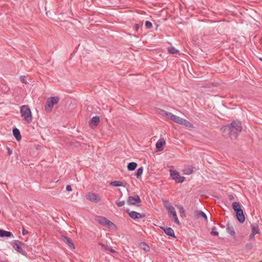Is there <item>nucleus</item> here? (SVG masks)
Masks as SVG:
<instances>
[{
  "instance_id": "nucleus-1",
  "label": "nucleus",
  "mask_w": 262,
  "mask_h": 262,
  "mask_svg": "<svg viewBox=\"0 0 262 262\" xmlns=\"http://www.w3.org/2000/svg\"><path fill=\"white\" fill-rule=\"evenodd\" d=\"M242 128L240 121H233L230 124L223 126L221 130L223 132H228L230 136H233L236 138L242 132Z\"/></svg>"
},
{
  "instance_id": "nucleus-2",
  "label": "nucleus",
  "mask_w": 262,
  "mask_h": 262,
  "mask_svg": "<svg viewBox=\"0 0 262 262\" xmlns=\"http://www.w3.org/2000/svg\"><path fill=\"white\" fill-rule=\"evenodd\" d=\"M21 116L27 123H30L33 120L32 112L30 107L27 105H23L20 109Z\"/></svg>"
},
{
  "instance_id": "nucleus-3",
  "label": "nucleus",
  "mask_w": 262,
  "mask_h": 262,
  "mask_svg": "<svg viewBox=\"0 0 262 262\" xmlns=\"http://www.w3.org/2000/svg\"><path fill=\"white\" fill-rule=\"evenodd\" d=\"M232 207L236 212L237 220L241 223H244L245 221V217L240 204L238 202H234L232 203Z\"/></svg>"
},
{
  "instance_id": "nucleus-4",
  "label": "nucleus",
  "mask_w": 262,
  "mask_h": 262,
  "mask_svg": "<svg viewBox=\"0 0 262 262\" xmlns=\"http://www.w3.org/2000/svg\"><path fill=\"white\" fill-rule=\"evenodd\" d=\"M95 220L99 224L106 226L110 229H113L114 230H117L118 229L117 226L113 222L107 219L105 217L97 216L96 217Z\"/></svg>"
},
{
  "instance_id": "nucleus-5",
  "label": "nucleus",
  "mask_w": 262,
  "mask_h": 262,
  "mask_svg": "<svg viewBox=\"0 0 262 262\" xmlns=\"http://www.w3.org/2000/svg\"><path fill=\"white\" fill-rule=\"evenodd\" d=\"M59 101L58 97H50L48 98L46 102L45 106V110L47 112H51L54 105L57 104Z\"/></svg>"
},
{
  "instance_id": "nucleus-6",
  "label": "nucleus",
  "mask_w": 262,
  "mask_h": 262,
  "mask_svg": "<svg viewBox=\"0 0 262 262\" xmlns=\"http://www.w3.org/2000/svg\"><path fill=\"white\" fill-rule=\"evenodd\" d=\"M85 198L87 200L94 203H99L101 201V197L98 194L92 192L88 193Z\"/></svg>"
},
{
  "instance_id": "nucleus-7",
  "label": "nucleus",
  "mask_w": 262,
  "mask_h": 262,
  "mask_svg": "<svg viewBox=\"0 0 262 262\" xmlns=\"http://www.w3.org/2000/svg\"><path fill=\"white\" fill-rule=\"evenodd\" d=\"M167 209L168 210V214L170 217H172V219L174 220V221L177 223L178 224H179V221L177 217L176 212L174 209V208L170 205H169L167 207Z\"/></svg>"
},
{
  "instance_id": "nucleus-8",
  "label": "nucleus",
  "mask_w": 262,
  "mask_h": 262,
  "mask_svg": "<svg viewBox=\"0 0 262 262\" xmlns=\"http://www.w3.org/2000/svg\"><path fill=\"white\" fill-rule=\"evenodd\" d=\"M166 144L165 140L163 138H160L156 143V148L158 151H162Z\"/></svg>"
},
{
  "instance_id": "nucleus-9",
  "label": "nucleus",
  "mask_w": 262,
  "mask_h": 262,
  "mask_svg": "<svg viewBox=\"0 0 262 262\" xmlns=\"http://www.w3.org/2000/svg\"><path fill=\"white\" fill-rule=\"evenodd\" d=\"M170 174L171 178L175 180L177 183L180 182V177L179 173L174 169H170Z\"/></svg>"
},
{
  "instance_id": "nucleus-10",
  "label": "nucleus",
  "mask_w": 262,
  "mask_h": 262,
  "mask_svg": "<svg viewBox=\"0 0 262 262\" xmlns=\"http://www.w3.org/2000/svg\"><path fill=\"white\" fill-rule=\"evenodd\" d=\"M127 202L130 205H135L137 203L141 202V200L139 196H129L128 198Z\"/></svg>"
},
{
  "instance_id": "nucleus-11",
  "label": "nucleus",
  "mask_w": 262,
  "mask_h": 262,
  "mask_svg": "<svg viewBox=\"0 0 262 262\" xmlns=\"http://www.w3.org/2000/svg\"><path fill=\"white\" fill-rule=\"evenodd\" d=\"M61 238L63 242L68 245L70 248L72 249L75 248L74 245L70 238L63 235L61 236Z\"/></svg>"
},
{
  "instance_id": "nucleus-12",
  "label": "nucleus",
  "mask_w": 262,
  "mask_h": 262,
  "mask_svg": "<svg viewBox=\"0 0 262 262\" xmlns=\"http://www.w3.org/2000/svg\"><path fill=\"white\" fill-rule=\"evenodd\" d=\"M128 214L129 216L133 219H139L145 216V215L141 214L137 212L133 211L128 212Z\"/></svg>"
},
{
  "instance_id": "nucleus-13",
  "label": "nucleus",
  "mask_w": 262,
  "mask_h": 262,
  "mask_svg": "<svg viewBox=\"0 0 262 262\" xmlns=\"http://www.w3.org/2000/svg\"><path fill=\"white\" fill-rule=\"evenodd\" d=\"M194 216L196 219L204 218L206 221L207 220L206 214L204 212L200 210H196L194 212Z\"/></svg>"
},
{
  "instance_id": "nucleus-14",
  "label": "nucleus",
  "mask_w": 262,
  "mask_h": 262,
  "mask_svg": "<svg viewBox=\"0 0 262 262\" xmlns=\"http://www.w3.org/2000/svg\"><path fill=\"white\" fill-rule=\"evenodd\" d=\"M183 172L185 174H190L193 172V167L190 165H185L183 169Z\"/></svg>"
},
{
  "instance_id": "nucleus-15",
  "label": "nucleus",
  "mask_w": 262,
  "mask_h": 262,
  "mask_svg": "<svg viewBox=\"0 0 262 262\" xmlns=\"http://www.w3.org/2000/svg\"><path fill=\"white\" fill-rule=\"evenodd\" d=\"M100 122V118L98 116H95L92 118L90 122V125L92 128L96 126Z\"/></svg>"
},
{
  "instance_id": "nucleus-16",
  "label": "nucleus",
  "mask_w": 262,
  "mask_h": 262,
  "mask_svg": "<svg viewBox=\"0 0 262 262\" xmlns=\"http://www.w3.org/2000/svg\"><path fill=\"white\" fill-rule=\"evenodd\" d=\"M158 113L160 115L164 116V117H166L167 119H169V120H170V118L172 117V115H173L171 113L166 112L162 110H159Z\"/></svg>"
},
{
  "instance_id": "nucleus-17",
  "label": "nucleus",
  "mask_w": 262,
  "mask_h": 262,
  "mask_svg": "<svg viewBox=\"0 0 262 262\" xmlns=\"http://www.w3.org/2000/svg\"><path fill=\"white\" fill-rule=\"evenodd\" d=\"M181 125H183L187 128L190 129L193 128V125L188 121L181 118Z\"/></svg>"
},
{
  "instance_id": "nucleus-18",
  "label": "nucleus",
  "mask_w": 262,
  "mask_h": 262,
  "mask_svg": "<svg viewBox=\"0 0 262 262\" xmlns=\"http://www.w3.org/2000/svg\"><path fill=\"white\" fill-rule=\"evenodd\" d=\"M161 228L162 229L164 230V232L167 235H168L169 236H173V237L174 236V231H173V230H172V228H166V229H164V228L161 227Z\"/></svg>"
},
{
  "instance_id": "nucleus-19",
  "label": "nucleus",
  "mask_w": 262,
  "mask_h": 262,
  "mask_svg": "<svg viewBox=\"0 0 262 262\" xmlns=\"http://www.w3.org/2000/svg\"><path fill=\"white\" fill-rule=\"evenodd\" d=\"M126 183L121 182V181H113L110 183V185L114 186H116V187H118V186H124V187L126 186Z\"/></svg>"
},
{
  "instance_id": "nucleus-20",
  "label": "nucleus",
  "mask_w": 262,
  "mask_h": 262,
  "mask_svg": "<svg viewBox=\"0 0 262 262\" xmlns=\"http://www.w3.org/2000/svg\"><path fill=\"white\" fill-rule=\"evenodd\" d=\"M251 226L252 229V233L256 234L259 233V229L257 224H252Z\"/></svg>"
},
{
  "instance_id": "nucleus-21",
  "label": "nucleus",
  "mask_w": 262,
  "mask_h": 262,
  "mask_svg": "<svg viewBox=\"0 0 262 262\" xmlns=\"http://www.w3.org/2000/svg\"><path fill=\"white\" fill-rule=\"evenodd\" d=\"M13 134L17 141H19L21 139V135L18 129H13Z\"/></svg>"
},
{
  "instance_id": "nucleus-22",
  "label": "nucleus",
  "mask_w": 262,
  "mask_h": 262,
  "mask_svg": "<svg viewBox=\"0 0 262 262\" xmlns=\"http://www.w3.org/2000/svg\"><path fill=\"white\" fill-rule=\"evenodd\" d=\"M227 230L228 233H229L231 235H234L235 233L234 230V228L232 226L230 225L229 223L227 224Z\"/></svg>"
},
{
  "instance_id": "nucleus-23",
  "label": "nucleus",
  "mask_w": 262,
  "mask_h": 262,
  "mask_svg": "<svg viewBox=\"0 0 262 262\" xmlns=\"http://www.w3.org/2000/svg\"><path fill=\"white\" fill-rule=\"evenodd\" d=\"M12 235L11 233L2 229L0 230V236L1 237H10Z\"/></svg>"
},
{
  "instance_id": "nucleus-24",
  "label": "nucleus",
  "mask_w": 262,
  "mask_h": 262,
  "mask_svg": "<svg viewBox=\"0 0 262 262\" xmlns=\"http://www.w3.org/2000/svg\"><path fill=\"white\" fill-rule=\"evenodd\" d=\"M137 166V164L135 162L129 163L127 165V168L129 170H135Z\"/></svg>"
},
{
  "instance_id": "nucleus-25",
  "label": "nucleus",
  "mask_w": 262,
  "mask_h": 262,
  "mask_svg": "<svg viewBox=\"0 0 262 262\" xmlns=\"http://www.w3.org/2000/svg\"><path fill=\"white\" fill-rule=\"evenodd\" d=\"M14 248L19 253L24 254V251L23 250L22 248L18 243H14L13 245Z\"/></svg>"
},
{
  "instance_id": "nucleus-26",
  "label": "nucleus",
  "mask_w": 262,
  "mask_h": 262,
  "mask_svg": "<svg viewBox=\"0 0 262 262\" xmlns=\"http://www.w3.org/2000/svg\"><path fill=\"white\" fill-rule=\"evenodd\" d=\"M167 50L168 53L171 54H174L179 53V50L173 47H169L168 48Z\"/></svg>"
},
{
  "instance_id": "nucleus-27",
  "label": "nucleus",
  "mask_w": 262,
  "mask_h": 262,
  "mask_svg": "<svg viewBox=\"0 0 262 262\" xmlns=\"http://www.w3.org/2000/svg\"><path fill=\"white\" fill-rule=\"evenodd\" d=\"M140 246L141 249L146 252L148 251L150 249L149 247L145 243H141Z\"/></svg>"
},
{
  "instance_id": "nucleus-28",
  "label": "nucleus",
  "mask_w": 262,
  "mask_h": 262,
  "mask_svg": "<svg viewBox=\"0 0 262 262\" xmlns=\"http://www.w3.org/2000/svg\"><path fill=\"white\" fill-rule=\"evenodd\" d=\"M143 171V169L142 167L139 168L137 169L136 172V176L137 178H139L142 174Z\"/></svg>"
},
{
  "instance_id": "nucleus-29",
  "label": "nucleus",
  "mask_w": 262,
  "mask_h": 262,
  "mask_svg": "<svg viewBox=\"0 0 262 262\" xmlns=\"http://www.w3.org/2000/svg\"><path fill=\"white\" fill-rule=\"evenodd\" d=\"M210 233L213 236H217L219 235V232L216 231V229L215 227H212Z\"/></svg>"
},
{
  "instance_id": "nucleus-30",
  "label": "nucleus",
  "mask_w": 262,
  "mask_h": 262,
  "mask_svg": "<svg viewBox=\"0 0 262 262\" xmlns=\"http://www.w3.org/2000/svg\"><path fill=\"white\" fill-rule=\"evenodd\" d=\"M170 120L177 123H179L180 121L179 117L173 114L172 115V117L170 118Z\"/></svg>"
},
{
  "instance_id": "nucleus-31",
  "label": "nucleus",
  "mask_w": 262,
  "mask_h": 262,
  "mask_svg": "<svg viewBox=\"0 0 262 262\" xmlns=\"http://www.w3.org/2000/svg\"><path fill=\"white\" fill-rule=\"evenodd\" d=\"M116 204L119 207H122L125 204V202L124 201H116Z\"/></svg>"
},
{
  "instance_id": "nucleus-32",
  "label": "nucleus",
  "mask_w": 262,
  "mask_h": 262,
  "mask_svg": "<svg viewBox=\"0 0 262 262\" xmlns=\"http://www.w3.org/2000/svg\"><path fill=\"white\" fill-rule=\"evenodd\" d=\"M145 26L148 29H150L152 27V24L151 22L149 21H146L145 22Z\"/></svg>"
},
{
  "instance_id": "nucleus-33",
  "label": "nucleus",
  "mask_w": 262,
  "mask_h": 262,
  "mask_svg": "<svg viewBox=\"0 0 262 262\" xmlns=\"http://www.w3.org/2000/svg\"><path fill=\"white\" fill-rule=\"evenodd\" d=\"M20 81L23 83H27V81L26 80V77L25 76H21L20 77Z\"/></svg>"
},
{
  "instance_id": "nucleus-34",
  "label": "nucleus",
  "mask_w": 262,
  "mask_h": 262,
  "mask_svg": "<svg viewBox=\"0 0 262 262\" xmlns=\"http://www.w3.org/2000/svg\"><path fill=\"white\" fill-rule=\"evenodd\" d=\"M255 234H254L253 233H251L250 235H249V239L250 240H252V239H253V240H255Z\"/></svg>"
},
{
  "instance_id": "nucleus-35",
  "label": "nucleus",
  "mask_w": 262,
  "mask_h": 262,
  "mask_svg": "<svg viewBox=\"0 0 262 262\" xmlns=\"http://www.w3.org/2000/svg\"><path fill=\"white\" fill-rule=\"evenodd\" d=\"M28 233V231L25 229L22 230V234L23 235H25Z\"/></svg>"
},
{
  "instance_id": "nucleus-36",
  "label": "nucleus",
  "mask_w": 262,
  "mask_h": 262,
  "mask_svg": "<svg viewBox=\"0 0 262 262\" xmlns=\"http://www.w3.org/2000/svg\"><path fill=\"white\" fill-rule=\"evenodd\" d=\"M228 198H229V200H230V201L234 200V198L233 194H229L228 195Z\"/></svg>"
},
{
  "instance_id": "nucleus-37",
  "label": "nucleus",
  "mask_w": 262,
  "mask_h": 262,
  "mask_svg": "<svg viewBox=\"0 0 262 262\" xmlns=\"http://www.w3.org/2000/svg\"><path fill=\"white\" fill-rule=\"evenodd\" d=\"M182 214L185 216V210L183 207H181V217L183 216Z\"/></svg>"
},
{
  "instance_id": "nucleus-38",
  "label": "nucleus",
  "mask_w": 262,
  "mask_h": 262,
  "mask_svg": "<svg viewBox=\"0 0 262 262\" xmlns=\"http://www.w3.org/2000/svg\"><path fill=\"white\" fill-rule=\"evenodd\" d=\"M66 189L68 191H71L72 190V187L70 185H67L66 187Z\"/></svg>"
},
{
  "instance_id": "nucleus-39",
  "label": "nucleus",
  "mask_w": 262,
  "mask_h": 262,
  "mask_svg": "<svg viewBox=\"0 0 262 262\" xmlns=\"http://www.w3.org/2000/svg\"><path fill=\"white\" fill-rule=\"evenodd\" d=\"M246 247L247 248L250 249L252 248V245L251 244H247Z\"/></svg>"
},
{
  "instance_id": "nucleus-40",
  "label": "nucleus",
  "mask_w": 262,
  "mask_h": 262,
  "mask_svg": "<svg viewBox=\"0 0 262 262\" xmlns=\"http://www.w3.org/2000/svg\"><path fill=\"white\" fill-rule=\"evenodd\" d=\"M139 25L138 24H136V25H135V31H136V32H137V31H138V30H139Z\"/></svg>"
},
{
  "instance_id": "nucleus-41",
  "label": "nucleus",
  "mask_w": 262,
  "mask_h": 262,
  "mask_svg": "<svg viewBox=\"0 0 262 262\" xmlns=\"http://www.w3.org/2000/svg\"><path fill=\"white\" fill-rule=\"evenodd\" d=\"M100 245H101V246L102 247V248L103 249H104L105 250H107V249L108 248V247H107L106 246H105L102 244H100Z\"/></svg>"
},
{
  "instance_id": "nucleus-42",
  "label": "nucleus",
  "mask_w": 262,
  "mask_h": 262,
  "mask_svg": "<svg viewBox=\"0 0 262 262\" xmlns=\"http://www.w3.org/2000/svg\"><path fill=\"white\" fill-rule=\"evenodd\" d=\"M107 250L110 251L112 253H115L116 252V251L114 249H113L112 248H108L107 249Z\"/></svg>"
},
{
  "instance_id": "nucleus-43",
  "label": "nucleus",
  "mask_w": 262,
  "mask_h": 262,
  "mask_svg": "<svg viewBox=\"0 0 262 262\" xmlns=\"http://www.w3.org/2000/svg\"><path fill=\"white\" fill-rule=\"evenodd\" d=\"M8 154L9 155H11L12 154V150L11 149L8 148Z\"/></svg>"
},
{
  "instance_id": "nucleus-44",
  "label": "nucleus",
  "mask_w": 262,
  "mask_h": 262,
  "mask_svg": "<svg viewBox=\"0 0 262 262\" xmlns=\"http://www.w3.org/2000/svg\"><path fill=\"white\" fill-rule=\"evenodd\" d=\"M185 180V178L183 176H181V183L183 182Z\"/></svg>"
},
{
  "instance_id": "nucleus-45",
  "label": "nucleus",
  "mask_w": 262,
  "mask_h": 262,
  "mask_svg": "<svg viewBox=\"0 0 262 262\" xmlns=\"http://www.w3.org/2000/svg\"><path fill=\"white\" fill-rule=\"evenodd\" d=\"M259 60H261V61H262V58H259Z\"/></svg>"
}]
</instances>
